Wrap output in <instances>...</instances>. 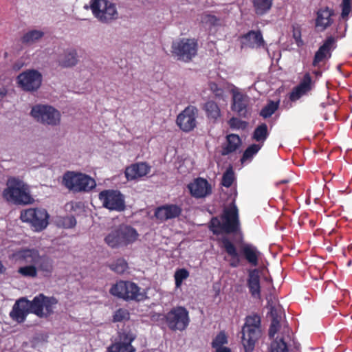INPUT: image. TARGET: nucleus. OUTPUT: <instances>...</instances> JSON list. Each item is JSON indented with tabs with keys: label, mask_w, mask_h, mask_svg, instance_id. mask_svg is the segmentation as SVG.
Masks as SVG:
<instances>
[{
	"label": "nucleus",
	"mask_w": 352,
	"mask_h": 352,
	"mask_svg": "<svg viewBox=\"0 0 352 352\" xmlns=\"http://www.w3.org/2000/svg\"><path fill=\"white\" fill-rule=\"evenodd\" d=\"M9 259L20 265L16 272L23 278H35L39 273L50 277L54 270V260L45 254H41L36 248L17 249L9 255Z\"/></svg>",
	"instance_id": "1"
},
{
	"label": "nucleus",
	"mask_w": 352,
	"mask_h": 352,
	"mask_svg": "<svg viewBox=\"0 0 352 352\" xmlns=\"http://www.w3.org/2000/svg\"><path fill=\"white\" fill-rule=\"evenodd\" d=\"M58 303L54 297H48L43 294L36 296L32 300L22 297L16 300L10 312V317L19 324L25 321L29 314L39 318H47L54 313V306Z\"/></svg>",
	"instance_id": "2"
},
{
	"label": "nucleus",
	"mask_w": 352,
	"mask_h": 352,
	"mask_svg": "<svg viewBox=\"0 0 352 352\" xmlns=\"http://www.w3.org/2000/svg\"><path fill=\"white\" fill-rule=\"evenodd\" d=\"M209 229L214 235L235 234L240 231L239 210L234 202L223 209L220 219L217 217L211 219Z\"/></svg>",
	"instance_id": "3"
},
{
	"label": "nucleus",
	"mask_w": 352,
	"mask_h": 352,
	"mask_svg": "<svg viewBox=\"0 0 352 352\" xmlns=\"http://www.w3.org/2000/svg\"><path fill=\"white\" fill-rule=\"evenodd\" d=\"M241 343L245 352H252L255 344L262 336L261 320L257 314L246 316L241 329Z\"/></svg>",
	"instance_id": "4"
},
{
	"label": "nucleus",
	"mask_w": 352,
	"mask_h": 352,
	"mask_svg": "<svg viewBox=\"0 0 352 352\" xmlns=\"http://www.w3.org/2000/svg\"><path fill=\"white\" fill-rule=\"evenodd\" d=\"M7 185L2 193L6 201L18 205H27L34 202L29 186L23 181L13 177L8 180Z\"/></svg>",
	"instance_id": "5"
},
{
	"label": "nucleus",
	"mask_w": 352,
	"mask_h": 352,
	"mask_svg": "<svg viewBox=\"0 0 352 352\" xmlns=\"http://www.w3.org/2000/svg\"><path fill=\"white\" fill-rule=\"evenodd\" d=\"M139 236L137 230L133 227L121 224L111 230L104 239L107 245L113 249L126 247L135 243Z\"/></svg>",
	"instance_id": "6"
},
{
	"label": "nucleus",
	"mask_w": 352,
	"mask_h": 352,
	"mask_svg": "<svg viewBox=\"0 0 352 352\" xmlns=\"http://www.w3.org/2000/svg\"><path fill=\"white\" fill-rule=\"evenodd\" d=\"M109 293L126 301H143L146 298V293L135 283L129 280H119L113 284Z\"/></svg>",
	"instance_id": "7"
},
{
	"label": "nucleus",
	"mask_w": 352,
	"mask_h": 352,
	"mask_svg": "<svg viewBox=\"0 0 352 352\" xmlns=\"http://www.w3.org/2000/svg\"><path fill=\"white\" fill-rule=\"evenodd\" d=\"M198 47L197 39L181 38L172 42L170 52L177 60L190 63L197 55Z\"/></svg>",
	"instance_id": "8"
},
{
	"label": "nucleus",
	"mask_w": 352,
	"mask_h": 352,
	"mask_svg": "<svg viewBox=\"0 0 352 352\" xmlns=\"http://www.w3.org/2000/svg\"><path fill=\"white\" fill-rule=\"evenodd\" d=\"M62 183L74 192H87L96 186L94 179L86 174L74 171H67L63 175Z\"/></svg>",
	"instance_id": "9"
},
{
	"label": "nucleus",
	"mask_w": 352,
	"mask_h": 352,
	"mask_svg": "<svg viewBox=\"0 0 352 352\" xmlns=\"http://www.w3.org/2000/svg\"><path fill=\"white\" fill-rule=\"evenodd\" d=\"M94 16L103 24H110L119 18L116 4L108 0H91L90 3Z\"/></svg>",
	"instance_id": "10"
},
{
	"label": "nucleus",
	"mask_w": 352,
	"mask_h": 352,
	"mask_svg": "<svg viewBox=\"0 0 352 352\" xmlns=\"http://www.w3.org/2000/svg\"><path fill=\"white\" fill-rule=\"evenodd\" d=\"M50 215L44 208H30L21 212L20 219L28 223L36 231L44 230L48 225Z\"/></svg>",
	"instance_id": "11"
},
{
	"label": "nucleus",
	"mask_w": 352,
	"mask_h": 352,
	"mask_svg": "<svg viewBox=\"0 0 352 352\" xmlns=\"http://www.w3.org/2000/svg\"><path fill=\"white\" fill-rule=\"evenodd\" d=\"M166 324L171 331H184L189 324L188 310L181 306L173 308L164 315Z\"/></svg>",
	"instance_id": "12"
},
{
	"label": "nucleus",
	"mask_w": 352,
	"mask_h": 352,
	"mask_svg": "<svg viewBox=\"0 0 352 352\" xmlns=\"http://www.w3.org/2000/svg\"><path fill=\"white\" fill-rule=\"evenodd\" d=\"M30 113L37 122L45 125L56 126L60 122V112L50 105L37 104L32 107Z\"/></svg>",
	"instance_id": "13"
},
{
	"label": "nucleus",
	"mask_w": 352,
	"mask_h": 352,
	"mask_svg": "<svg viewBox=\"0 0 352 352\" xmlns=\"http://www.w3.org/2000/svg\"><path fill=\"white\" fill-rule=\"evenodd\" d=\"M98 199L104 208L117 212L126 208L124 195L118 190L108 189L100 192Z\"/></svg>",
	"instance_id": "14"
},
{
	"label": "nucleus",
	"mask_w": 352,
	"mask_h": 352,
	"mask_svg": "<svg viewBox=\"0 0 352 352\" xmlns=\"http://www.w3.org/2000/svg\"><path fill=\"white\" fill-rule=\"evenodd\" d=\"M16 80L19 86L23 90L34 91L41 87L42 75L35 69H29L20 74Z\"/></svg>",
	"instance_id": "15"
},
{
	"label": "nucleus",
	"mask_w": 352,
	"mask_h": 352,
	"mask_svg": "<svg viewBox=\"0 0 352 352\" xmlns=\"http://www.w3.org/2000/svg\"><path fill=\"white\" fill-rule=\"evenodd\" d=\"M197 108L189 105L177 116L176 123L184 132L192 131L197 126Z\"/></svg>",
	"instance_id": "16"
},
{
	"label": "nucleus",
	"mask_w": 352,
	"mask_h": 352,
	"mask_svg": "<svg viewBox=\"0 0 352 352\" xmlns=\"http://www.w3.org/2000/svg\"><path fill=\"white\" fill-rule=\"evenodd\" d=\"M250 99L248 96L240 92L233 94L232 104L231 109L239 117L248 118L251 115V108L250 107Z\"/></svg>",
	"instance_id": "17"
},
{
	"label": "nucleus",
	"mask_w": 352,
	"mask_h": 352,
	"mask_svg": "<svg viewBox=\"0 0 352 352\" xmlns=\"http://www.w3.org/2000/svg\"><path fill=\"white\" fill-rule=\"evenodd\" d=\"M314 87V82L312 80L309 73H306L303 76L299 84L294 87L290 92L289 98L292 102H296L303 96H306L310 92Z\"/></svg>",
	"instance_id": "18"
},
{
	"label": "nucleus",
	"mask_w": 352,
	"mask_h": 352,
	"mask_svg": "<svg viewBox=\"0 0 352 352\" xmlns=\"http://www.w3.org/2000/svg\"><path fill=\"white\" fill-rule=\"evenodd\" d=\"M190 195L195 198H204L212 193V187L207 179L198 177L188 185Z\"/></svg>",
	"instance_id": "19"
},
{
	"label": "nucleus",
	"mask_w": 352,
	"mask_h": 352,
	"mask_svg": "<svg viewBox=\"0 0 352 352\" xmlns=\"http://www.w3.org/2000/svg\"><path fill=\"white\" fill-rule=\"evenodd\" d=\"M182 212L181 206L176 204H165L157 207L155 210V217L160 221L179 217Z\"/></svg>",
	"instance_id": "20"
},
{
	"label": "nucleus",
	"mask_w": 352,
	"mask_h": 352,
	"mask_svg": "<svg viewBox=\"0 0 352 352\" xmlns=\"http://www.w3.org/2000/svg\"><path fill=\"white\" fill-rule=\"evenodd\" d=\"M219 246L230 256L229 265L232 267H237L240 265V256L235 245L226 236H222L219 239Z\"/></svg>",
	"instance_id": "21"
},
{
	"label": "nucleus",
	"mask_w": 352,
	"mask_h": 352,
	"mask_svg": "<svg viewBox=\"0 0 352 352\" xmlns=\"http://www.w3.org/2000/svg\"><path fill=\"white\" fill-rule=\"evenodd\" d=\"M151 166L146 162H138L127 166L124 175L128 181L135 180L149 173Z\"/></svg>",
	"instance_id": "22"
},
{
	"label": "nucleus",
	"mask_w": 352,
	"mask_h": 352,
	"mask_svg": "<svg viewBox=\"0 0 352 352\" xmlns=\"http://www.w3.org/2000/svg\"><path fill=\"white\" fill-rule=\"evenodd\" d=\"M242 44L250 48L264 47L265 42L261 30H250L241 36Z\"/></svg>",
	"instance_id": "23"
},
{
	"label": "nucleus",
	"mask_w": 352,
	"mask_h": 352,
	"mask_svg": "<svg viewBox=\"0 0 352 352\" xmlns=\"http://www.w3.org/2000/svg\"><path fill=\"white\" fill-rule=\"evenodd\" d=\"M334 12L329 7L319 9L317 12L315 25L320 31L325 30L333 23L332 16Z\"/></svg>",
	"instance_id": "24"
},
{
	"label": "nucleus",
	"mask_w": 352,
	"mask_h": 352,
	"mask_svg": "<svg viewBox=\"0 0 352 352\" xmlns=\"http://www.w3.org/2000/svg\"><path fill=\"white\" fill-rule=\"evenodd\" d=\"M247 286L251 296L257 299H261L260 274L257 269L250 270L248 272Z\"/></svg>",
	"instance_id": "25"
},
{
	"label": "nucleus",
	"mask_w": 352,
	"mask_h": 352,
	"mask_svg": "<svg viewBox=\"0 0 352 352\" xmlns=\"http://www.w3.org/2000/svg\"><path fill=\"white\" fill-rule=\"evenodd\" d=\"M241 140L240 137L234 133L226 135V142L221 147V153L222 155H228L235 152L241 146Z\"/></svg>",
	"instance_id": "26"
},
{
	"label": "nucleus",
	"mask_w": 352,
	"mask_h": 352,
	"mask_svg": "<svg viewBox=\"0 0 352 352\" xmlns=\"http://www.w3.org/2000/svg\"><path fill=\"white\" fill-rule=\"evenodd\" d=\"M241 253L251 265L256 267L258 265L260 252L255 246L245 244L241 248Z\"/></svg>",
	"instance_id": "27"
},
{
	"label": "nucleus",
	"mask_w": 352,
	"mask_h": 352,
	"mask_svg": "<svg viewBox=\"0 0 352 352\" xmlns=\"http://www.w3.org/2000/svg\"><path fill=\"white\" fill-rule=\"evenodd\" d=\"M340 28V25H338L336 32L337 35L334 36H329L324 41L322 45L320 46L318 50L326 53L329 55V57L331 56V52L336 47V40L339 38H342L344 36V33H339L338 30Z\"/></svg>",
	"instance_id": "28"
},
{
	"label": "nucleus",
	"mask_w": 352,
	"mask_h": 352,
	"mask_svg": "<svg viewBox=\"0 0 352 352\" xmlns=\"http://www.w3.org/2000/svg\"><path fill=\"white\" fill-rule=\"evenodd\" d=\"M274 0H252L255 14L263 16L267 14L272 8Z\"/></svg>",
	"instance_id": "29"
},
{
	"label": "nucleus",
	"mask_w": 352,
	"mask_h": 352,
	"mask_svg": "<svg viewBox=\"0 0 352 352\" xmlns=\"http://www.w3.org/2000/svg\"><path fill=\"white\" fill-rule=\"evenodd\" d=\"M78 63L77 52L74 49H69L65 52L64 56L59 60V65L63 67H71Z\"/></svg>",
	"instance_id": "30"
},
{
	"label": "nucleus",
	"mask_w": 352,
	"mask_h": 352,
	"mask_svg": "<svg viewBox=\"0 0 352 352\" xmlns=\"http://www.w3.org/2000/svg\"><path fill=\"white\" fill-rule=\"evenodd\" d=\"M204 110L207 117L216 121L221 116V110L218 104L212 100L208 101L204 105Z\"/></svg>",
	"instance_id": "31"
},
{
	"label": "nucleus",
	"mask_w": 352,
	"mask_h": 352,
	"mask_svg": "<svg viewBox=\"0 0 352 352\" xmlns=\"http://www.w3.org/2000/svg\"><path fill=\"white\" fill-rule=\"evenodd\" d=\"M269 135L267 125L262 123L257 126L252 134V139L258 142L263 143Z\"/></svg>",
	"instance_id": "32"
},
{
	"label": "nucleus",
	"mask_w": 352,
	"mask_h": 352,
	"mask_svg": "<svg viewBox=\"0 0 352 352\" xmlns=\"http://www.w3.org/2000/svg\"><path fill=\"white\" fill-rule=\"evenodd\" d=\"M278 107L279 101L274 102L273 100H270L268 103L263 107L259 114L265 119L268 118L276 112L278 109Z\"/></svg>",
	"instance_id": "33"
},
{
	"label": "nucleus",
	"mask_w": 352,
	"mask_h": 352,
	"mask_svg": "<svg viewBox=\"0 0 352 352\" xmlns=\"http://www.w3.org/2000/svg\"><path fill=\"white\" fill-rule=\"evenodd\" d=\"M109 268L118 274H123L127 271L129 265L124 258H119L109 265Z\"/></svg>",
	"instance_id": "34"
},
{
	"label": "nucleus",
	"mask_w": 352,
	"mask_h": 352,
	"mask_svg": "<svg viewBox=\"0 0 352 352\" xmlns=\"http://www.w3.org/2000/svg\"><path fill=\"white\" fill-rule=\"evenodd\" d=\"M288 348L287 343L283 338H276L271 342L270 352H287Z\"/></svg>",
	"instance_id": "35"
},
{
	"label": "nucleus",
	"mask_w": 352,
	"mask_h": 352,
	"mask_svg": "<svg viewBox=\"0 0 352 352\" xmlns=\"http://www.w3.org/2000/svg\"><path fill=\"white\" fill-rule=\"evenodd\" d=\"M190 273L185 268L177 269L174 274L175 284L177 288H179L184 280L189 277Z\"/></svg>",
	"instance_id": "36"
},
{
	"label": "nucleus",
	"mask_w": 352,
	"mask_h": 352,
	"mask_svg": "<svg viewBox=\"0 0 352 352\" xmlns=\"http://www.w3.org/2000/svg\"><path fill=\"white\" fill-rule=\"evenodd\" d=\"M43 36V33L38 30H32L23 35L21 38L23 43H33Z\"/></svg>",
	"instance_id": "37"
},
{
	"label": "nucleus",
	"mask_w": 352,
	"mask_h": 352,
	"mask_svg": "<svg viewBox=\"0 0 352 352\" xmlns=\"http://www.w3.org/2000/svg\"><path fill=\"white\" fill-rule=\"evenodd\" d=\"M261 148V146L260 145L256 144H253L249 146L243 152L241 160V162H243L252 159L253 156L258 152Z\"/></svg>",
	"instance_id": "38"
},
{
	"label": "nucleus",
	"mask_w": 352,
	"mask_h": 352,
	"mask_svg": "<svg viewBox=\"0 0 352 352\" xmlns=\"http://www.w3.org/2000/svg\"><path fill=\"white\" fill-rule=\"evenodd\" d=\"M234 179V172L232 170V168L230 167L228 168L226 170V172L223 174L221 185L226 188H229L232 185Z\"/></svg>",
	"instance_id": "39"
},
{
	"label": "nucleus",
	"mask_w": 352,
	"mask_h": 352,
	"mask_svg": "<svg viewBox=\"0 0 352 352\" xmlns=\"http://www.w3.org/2000/svg\"><path fill=\"white\" fill-rule=\"evenodd\" d=\"M232 129H245L248 126V122L238 118L232 117L228 122Z\"/></svg>",
	"instance_id": "40"
},
{
	"label": "nucleus",
	"mask_w": 352,
	"mask_h": 352,
	"mask_svg": "<svg viewBox=\"0 0 352 352\" xmlns=\"http://www.w3.org/2000/svg\"><path fill=\"white\" fill-rule=\"evenodd\" d=\"M201 21L210 26H219L220 25V19L214 15L210 14H204L201 16Z\"/></svg>",
	"instance_id": "41"
},
{
	"label": "nucleus",
	"mask_w": 352,
	"mask_h": 352,
	"mask_svg": "<svg viewBox=\"0 0 352 352\" xmlns=\"http://www.w3.org/2000/svg\"><path fill=\"white\" fill-rule=\"evenodd\" d=\"M228 343V338L224 331L219 332L212 342L213 348L223 346V344Z\"/></svg>",
	"instance_id": "42"
},
{
	"label": "nucleus",
	"mask_w": 352,
	"mask_h": 352,
	"mask_svg": "<svg viewBox=\"0 0 352 352\" xmlns=\"http://www.w3.org/2000/svg\"><path fill=\"white\" fill-rule=\"evenodd\" d=\"M130 318L129 312L126 309L120 308L118 309L113 315L114 322H122L128 320Z\"/></svg>",
	"instance_id": "43"
},
{
	"label": "nucleus",
	"mask_w": 352,
	"mask_h": 352,
	"mask_svg": "<svg viewBox=\"0 0 352 352\" xmlns=\"http://www.w3.org/2000/svg\"><path fill=\"white\" fill-rule=\"evenodd\" d=\"M351 1L352 0H342L340 5L342 12L341 17L343 19H347L348 16L351 10Z\"/></svg>",
	"instance_id": "44"
},
{
	"label": "nucleus",
	"mask_w": 352,
	"mask_h": 352,
	"mask_svg": "<svg viewBox=\"0 0 352 352\" xmlns=\"http://www.w3.org/2000/svg\"><path fill=\"white\" fill-rule=\"evenodd\" d=\"M292 28H293V30H292L293 38L295 40L296 45L298 47H300L304 44V42L301 38V28H300V25H293Z\"/></svg>",
	"instance_id": "45"
},
{
	"label": "nucleus",
	"mask_w": 352,
	"mask_h": 352,
	"mask_svg": "<svg viewBox=\"0 0 352 352\" xmlns=\"http://www.w3.org/2000/svg\"><path fill=\"white\" fill-rule=\"evenodd\" d=\"M280 329V318H275L272 319L271 324L269 328V337L273 338L275 334Z\"/></svg>",
	"instance_id": "46"
},
{
	"label": "nucleus",
	"mask_w": 352,
	"mask_h": 352,
	"mask_svg": "<svg viewBox=\"0 0 352 352\" xmlns=\"http://www.w3.org/2000/svg\"><path fill=\"white\" fill-rule=\"evenodd\" d=\"M120 339L122 340L121 342H120L122 346H126L127 349L129 350H135L133 346L131 345V342L134 340V338L132 336L130 333H123Z\"/></svg>",
	"instance_id": "47"
},
{
	"label": "nucleus",
	"mask_w": 352,
	"mask_h": 352,
	"mask_svg": "<svg viewBox=\"0 0 352 352\" xmlns=\"http://www.w3.org/2000/svg\"><path fill=\"white\" fill-rule=\"evenodd\" d=\"M135 350H129L126 346H122L120 343L111 344L107 349V352H134Z\"/></svg>",
	"instance_id": "48"
},
{
	"label": "nucleus",
	"mask_w": 352,
	"mask_h": 352,
	"mask_svg": "<svg viewBox=\"0 0 352 352\" xmlns=\"http://www.w3.org/2000/svg\"><path fill=\"white\" fill-rule=\"evenodd\" d=\"M329 55L326 53H324L323 52L320 51V50H318L317 52L315 53L314 60L312 62V65L314 67H316L318 65V64L323 61L326 58H329Z\"/></svg>",
	"instance_id": "49"
},
{
	"label": "nucleus",
	"mask_w": 352,
	"mask_h": 352,
	"mask_svg": "<svg viewBox=\"0 0 352 352\" xmlns=\"http://www.w3.org/2000/svg\"><path fill=\"white\" fill-rule=\"evenodd\" d=\"M63 224L65 228H72L76 225V219L73 215L67 216L63 218Z\"/></svg>",
	"instance_id": "50"
},
{
	"label": "nucleus",
	"mask_w": 352,
	"mask_h": 352,
	"mask_svg": "<svg viewBox=\"0 0 352 352\" xmlns=\"http://www.w3.org/2000/svg\"><path fill=\"white\" fill-rule=\"evenodd\" d=\"M210 89L216 96H221L223 94V90L219 87L218 85L215 82H211L210 84Z\"/></svg>",
	"instance_id": "51"
},
{
	"label": "nucleus",
	"mask_w": 352,
	"mask_h": 352,
	"mask_svg": "<svg viewBox=\"0 0 352 352\" xmlns=\"http://www.w3.org/2000/svg\"><path fill=\"white\" fill-rule=\"evenodd\" d=\"M270 314L272 316V319H274L275 318H281L280 316L278 315V311L275 307H271L270 308Z\"/></svg>",
	"instance_id": "52"
},
{
	"label": "nucleus",
	"mask_w": 352,
	"mask_h": 352,
	"mask_svg": "<svg viewBox=\"0 0 352 352\" xmlns=\"http://www.w3.org/2000/svg\"><path fill=\"white\" fill-rule=\"evenodd\" d=\"M215 352H231L230 349L226 346L217 347Z\"/></svg>",
	"instance_id": "53"
},
{
	"label": "nucleus",
	"mask_w": 352,
	"mask_h": 352,
	"mask_svg": "<svg viewBox=\"0 0 352 352\" xmlns=\"http://www.w3.org/2000/svg\"><path fill=\"white\" fill-rule=\"evenodd\" d=\"M7 94V89L2 87L1 88H0V98H3L4 96H6Z\"/></svg>",
	"instance_id": "54"
},
{
	"label": "nucleus",
	"mask_w": 352,
	"mask_h": 352,
	"mask_svg": "<svg viewBox=\"0 0 352 352\" xmlns=\"http://www.w3.org/2000/svg\"><path fill=\"white\" fill-rule=\"evenodd\" d=\"M6 271V267H4L3 263L0 261V274H3Z\"/></svg>",
	"instance_id": "55"
},
{
	"label": "nucleus",
	"mask_w": 352,
	"mask_h": 352,
	"mask_svg": "<svg viewBox=\"0 0 352 352\" xmlns=\"http://www.w3.org/2000/svg\"><path fill=\"white\" fill-rule=\"evenodd\" d=\"M288 182V180H282L278 182V184H286Z\"/></svg>",
	"instance_id": "56"
},
{
	"label": "nucleus",
	"mask_w": 352,
	"mask_h": 352,
	"mask_svg": "<svg viewBox=\"0 0 352 352\" xmlns=\"http://www.w3.org/2000/svg\"><path fill=\"white\" fill-rule=\"evenodd\" d=\"M346 25H344V31H346Z\"/></svg>",
	"instance_id": "57"
}]
</instances>
